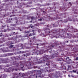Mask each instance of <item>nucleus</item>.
I'll list each match as a JSON object with an SVG mask.
<instances>
[{"label":"nucleus","mask_w":78,"mask_h":78,"mask_svg":"<svg viewBox=\"0 0 78 78\" xmlns=\"http://www.w3.org/2000/svg\"><path fill=\"white\" fill-rule=\"evenodd\" d=\"M61 73L59 71H56L54 75V76L55 78H59L60 76Z\"/></svg>","instance_id":"1"},{"label":"nucleus","mask_w":78,"mask_h":78,"mask_svg":"<svg viewBox=\"0 0 78 78\" xmlns=\"http://www.w3.org/2000/svg\"><path fill=\"white\" fill-rule=\"evenodd\" d=\"M12 68H9V69H3L2 70L3 71L2 72H11V71H12Z\"/></svg>","instance_id":"2"},{"label":"nucleus","mask_w":78,"mask_h":78,"mask_svg":"<svg viewBox=\"0 0 78 78\" xmlns=\"http://www.w3.org/2000/svg\"><path fill=\"white\" fill-rule=\"evenodd\" d=\"M2 63L7 64L8 63V61L6 60H4V59H0V64H2Z\"/></svg>","instance_id":"3"},{"label":"nucleus","mask_w":78,"mask_h":78,"mask_svg":"<svg viewBox=\"0 0 78 78\" xmlns=\"http://www.w3.org/2000/svg\"><path fill=\"white\" fill-rule=\"evenodd\" d=\"M48 33H51V34H52L56 33V30H52L51 31L48 32Z\"/></svg>","instance_id":"4"},{"label":"nucleus","mask_w":78,"mask_h":78,"mask_svg":"<svg viewBox=\"0 0 78 78\" xmlns=\"http://www.w3.org/2000/svg\"><path fill=\"white\" fill-rule=\"evenodd\" d=\"M54 46H55V47H57L58 48H62V46H59V44H55Z\"/></svg>","instance_id":"5"},{"label":"nucleus","mask_w":78,"mask_h":78,"mask_svg":"<svg viewBox=\"0 0 78 78\" xmlns=\"http://www.w3.org/2000/svg\"><path fill=\"white\" fill-rule=\"evenodd\" d=\"M13 65H16V67H18L19 66V64L17 63V62H16V61L13 62Z\"/></svg>","instance_id":"6"},{"label":"nucleus","mask_w":78,"mask_h":78,"mask_svg":"<svg viewBox=\"0 0 78 78\" xmlns=\"http://www.w3.org/2000/svg\"><path fill=\"white\" fill-rule=\"evenodd\" d=\"M27 66H32L31 65V62H30L29 61L27 62V64L26 65Z\"/></svg>","instance_id":"7"},{"label":"nucleus","mask_w":78,"mask_h":78,"mask_svg":"<svg viewBox=\"0 0 78 78\" xmlns=\"http://www.w3.org/2000/svg\"><path fill=\"white\" fill-rule=\"evenodd\" d=\"M14 44L13 43H12L11 41H9L8 42L7 45H11V44Z\"/></svg>","instance_id":"8"},{"label":"nucleus","mask_w":78,"mask_h":78,"mask_svg":"<svg viewBox=\"0 0 78 78\" xmlns=\"http://www.w3.org/2000/svg\"><path fill=\"white\" fill-rule=\"evenodd\" d=\"M14 75V78H17V74L15 73L13 74Z\"/></svg>","instance_id":"9"},{"label":"nucleus","mask_w":78,"mask_h":78,"mask_svg":"<svg viewBox=\"0 0 78 78\" xmlns=\"http://www.w3.org/2000/svg\"><path fill=\"white\" fill-rule=\"evenodd\" d=\"M43 58L45 59H48V55H45L44 56Z\"/></svg>","instance_id":"10"},{"label":"nucleus","mask_w":78,"mask_h":78,"mask_svg":"<svg viewBox=\"0 0 78 78\" xmlns=\"http://www.w3.org/2000/svg\"><path fill=\"white\" fill-rule=\"evenodd\" d=\"M12 39H13V40H14V41H15V42H17L18 41H17V40L16 39H17V37H16L15 38H14V37H13L12 38Z\"/></svg>","instance_id":"11"},{"label":"nucleus","mask_w":78,"mask_h":78,"mask_svg":"<svg viewBox=\"0 0 78 78\" xmlns=\"http://www.w3.org/2000/svg\"><path fill=\"white\" fill-rule=\"evenodd\" d=\"M1 76L2 77V78H5L6 77V75L5 74H3Z\"/></svg>","instance_id":"12"},{"label":"nucleus","mask_w":78,"mask_h":78,"mask_svg":"<svg viewBox=\"0 0 78 78\" xmlns=\"http://www.w3.org/2000/svg\"><path fill=\"white\" fill-rule=\"evenodd\" d=\"M33 51H34V53H39V50H36V49H34Z\"/></svg>","instance_id":"13"},{"label":"nucleus","mask_w":78,"mask_h":78,"mask_svg":"<svg viewBox=\"0 0 78 78\" xmlns=\"http://www.w3.org/2000/svg\"><path fill=\"white\" fill-rule=\"evenodd\" d=\"M23 64H20V69H22L23 68Z\"/></svg>","instance_id":"14"},{"label":"nucleus","mask_w":78,"mask_h":78,"mask_svg":"<svg viewBox=\"0 0 78 78\" xmlns=\"http://www.w3.org/2000/svg\"><path fill=\"white\" fill-rule=\"evenodd\" d=\"M51 66H53V68H55V67H56V65H55L54 64H52Z\"/></svg>","instance_id":"15"},{"label":"nucleus","mask_w":78,"mask_h":78,"mask_svg":"<svg viewBox=\"0 0 78 78\" xmlns=\"http://www.w3.org/2000/svg\"><path fill=\"white\" fill-rule=\"evenodd\" d=\"M51 59H53L54 58V55H52L51 56Z\"/></svg>","instance_id":"16"},{"label":"nucleus","mask_w":78,"mask_h":78,"mask_svg":"<svg viewBox=\"0 0 78 78\" xmlns=\"http://www.w3.org/2000/svg\"><path fill=\"white\" fill-rule=\"evenodd\" d=\"M41 54H42L43 53H44V50H42V51H41Z\"/></svg>","instance_id":"17"},{"label":"nucleus","mask_w":78,"mask_h":78,"mask_svg":"<svg viewBox=\"0 0 78 78\" xmlns=\"http://www.w3.org/2000/svg\"><path fill=\"white\" fill-rule=\"evenodd\" d=\"M3 68H2V66H0V70H1L3 71Z\"/></svg>","instance_id":"18"},{"label":"nucleus","mask_w":78,"mask_h":78,"mask_svg":"<svg viewBox=\"0 0 78 78\" xmlns=\"http://www.w3.org/2000/svg\"><path fill=\"white\" fill-rule=\"evenodd\" d=\"M38 78H42V76L41 75H40L38 76Z\"/></svg>","instance_id":"19"},{"label":"nucleus","mask_w":78,"mask_h":78,"mask_svg":"<svg viewBox=\"0 0 78 78\" xmlns=\"http://www.w3.org/2000/svg\"><path fill=\"white\" fill-rule=\"evenodd\" d=\"M5 37H8L9 36L8 35L6 34H5Z\"/></svg>","instance_id":"20"},{"label":"nucleus","mask_w":78,"mask_h":78,"mask_svg":"<svg viewBox=\"0 0 78 78\" xmlns=\"http://www.w3.org/2000/svg\"><path fill=\"white\" fill-rule=\"evenodd\" d=\"M9 55H10V56H12V55H13L14 54H13V53H10L9 54Z\"/></svg>","instance_id":"21"},{"label":"nucleus","mask_w":78,"mask_h":78,"mask_svg":"<svg viewBox=\"0 0 78 78\" xmlns=\"http://www.w3.org/2000/svg\"><path fill=\"white\" fill-rule=\"evenodd\" d=\"M73 73H76V70H73Z\"/></svg>","instance_id":"22"},{"label":"nucleus","mask_w":78,"mask_h":78,"mask_svg":"<svg viewBox=\"0 0 78 78\" xmlns=\"http://www.w3.org/2000/svg\"><path fill=\"white\" fill-rule=\"evenodd\" d=\"M35 19L34 17H31V20H34Z\"/></svg>","instance_id":"23"},{"label":"nucleus","mask_w":78,"mask_h":78,"mask_svg":"<svg viewBox=\"0 0 78 78\" xmlns=\"http://www.w3.org/2000/svg\"><path fill=\"white\" fill-rule=\"evenodd\" d=\"M13 45H11L10 46H9L10 48H12L13 47Z\"/></svg>","instance_id":"24"},{"label":"nucleus","mask_w":78,"mask_h":78,"mask_svg":"<svg viewBox=\"0 0 78 78\" xmlns=\"http://www.w3.org/2000/svg\"><path fill=\"white\" fill-rule=\"evenodd\" d=\"M12 27H16V24H12Z\"/></svg>","instance_id":"25"},{"label":"nucleus","mask_w":78,"mask_h":78,"mask_svg":"<svg viewBox=\"0 0 78 78\" xmlns=\"http://www.w3.org/2000/svg\"><path fill=\"white\" fill-rule=\"evenodd\" d=\"M42 62H43V63H45V60L43 59L42 61Z\"/></svg>","instance_id":"26"},{"label":"nucleus","mask_w":78,"mask_h":78,"mask_svg":"<svg viewBox=\"0 0 78 78\" xmlns=\"http://www.w3.org/2000/svg\"><path fill=\"white\" fill-rule=\"evenodd\" d=\"M33 36V34H29V36Z\"/></svg>","instance_id":"27"},{"label":"nucleus","mask_w":78,"mask_h":78,"mask_svg":"<svg viewBox=\"0 0 78 78\" xmlns=\"http://www.w3.org/2000/svg\"><path fill=\"white\" fill-rule=\"evenodd\" d=\"M71 76L72 77H73V78H74V77H75V76L73 75H72Z\"/></svg>","instance_id":"28"},{"label":"nucleus","mask_w":78,"mask_h":78,"mask_svg":"<svg viewBox=\"0 0 78 78\" xmlns=\"http://www.w3.org/2000/svg\"><path fill=\"white\" fill-rule=\"evenodd\" d=\"M45 29H46V30H50V29H49V28H45Z\"/></svg>","instance_id":"29"},{"label":"nucleus","mask_w":78,"mask_h":78,"mask_svg":"<svg viewBox=\"0 0 78 78\" xmlns=\"http://www.w3.org/2000/svg\"><path fill=\"white\" fill-rule=\"evenodd\" d=\"M6 31H7V30L5 29L4 30V32H6Z\"/></svg>","instance_id":"30"},{"label":"nucleus","mask_w":78,"mask_h":78,"mask_svg":"<svg viewBox=\"0 0 78 78\" xmlns=\"http://www.w3.org/2000/svg\"><path fill=\"white\" fill-rule=\"evenodd\" d=\"M76 61H78V57H76Z\"/></svg>","instance_id":"31"},{"label":"nucleus","mask_w":78,"mask_h":78,"mask_svg":"<svg viewBox=\"0 0 78 78\" xmlns=\"http://www.w3.org/2000/svg\"><path fill=\"white\" fill-rule=\"evenodd\" d=\"M62 33H64L65 31H64L63 30H62Z\"/></svg>","instance_id":"32"},{"label":"nucleus","mask_w":78,"mask_h":78,"mask_svg":"<svg viewBox=\"0 0 78 78\" xmlns=\"http://www.w3.org/2000/svg\"><path fill=\"white\" fill-rule=\"evenodd\" d=\"M42 19L40 18L39 19H38V20H39L40 21H42Z\"/></svg>","instance_id":"33"},{"label":"nucleus","mask_w":78,"mask_h":78,"mask_svg":"<svg viewBox=\"0 0 78 78\" xmlns=\"http://www.w3.org/2000/svg\"><path fill=\"white\" fill-rule=\"evenodd\" d=\"M31 25L32 24H30V27H31V28H33V27H33V26H32Z\"/></svg>","instance_id":"34"},{"label":"nucleus","mask_w":78,"mask_h":78,"mask_svg":"<svg viewBox=\"0 0 78 78\" xmlns=\"http://www.w3.org/2000/svg\"><path fill=\"white\" fill-rule=\"evenodd\" d=\"M32 35H33V36H34L35 35V33L33 32Z\"/></svg>","instance_id":"35"},{"label":"nucleus","mask_w":78,"mask_h":78,"mask_svg":"<svg viewBox=\"0 0 78 78\" xmlns=\"http://www.w3.org/2000/svg\"><path fill=\"white\" fill-rule=\"evenodd\" d=\"M14 70H16V71H17V70H18V69H13Z\"/></svg>","instance_id":"36"},{"label":"nucleus","mask_w":78,"mask_h":78,"mask_svg":"<svg viewBox=\"0 0 78 78\" xmlns=\"http://www.w3.org/2000/svg\"><path fill=\"white\" fill-rule=\"evenodd\" d=\"M67 59H69V57H67L66 58V60H67Z\"/></svg>","instance_id":"37"},{"label":"nucleus","mask_w":78,"mask_h":78,"mask_svg":"<svg viewBox=\"0 0 78 78\" xmlns=\"http://www.w3.org/2000/svg\"><path fill=\"white\" fill-rule=\"evenodd\" d=\"M23 56H26V55H25V54L24 55H23Z\"/></svg>","instance_id":"38"},{"label":"nucleus","mask_w":78,"mask_h":78,"mask_svg":"<svg viewBox=\"0 0 78 78\" xmlns=\"http://www.w3.org/2000/svg\"><path fill=\"white\" fill-rule=\"evenodd\" d=\"M50 25H47V27H50Z\"/></svg>","instance_id":"39"},{"label":"nucleus","mask_w":78,"mask_h":78,"mask_svg":"<svg viewBox=\"0 0 78 78\" xmlns=\"http://www.w3.org/2000/svg\"><path fill=\"white\" fill-rule=\"evenodd\" d=\"M68 76H69V77H70V75H68Z\"/></svg>","instance_id":"40"},{"label":"nucleus","mask_w":78,"mask_h":78,"mask_svg":"<svg viewBox=\"0 0 78 78\" xmlns=\"http://www.w3.org/2000/svg\"><path fill=\"white\" fill-rule=\"evenodd\" d=\"M51 52H52V51H49L50 53H51Z\"/></svg>","instance_id":"41"},{"label":"nucleus","mask_w":78,"mask_h":78,"mask_svg":"<svg viewBox=\"0 0 78 78\" xmlns=\"http://www.w3.org/2000/svg\"><path fill=\"white\" fill-rule=\"evenodd\" d=\"M70 72H71V73H73V70L72 71H70Z\"/></svg>","instance_id":"42"},{"label":"nucleus","mask_w":78,"mask_h":78,"mask_svg":"<svg viewBox=\"0 0 78 78\" xmlns=\"http://www.w3.org/2000/svg\"><path fill=\"white\" fill-rule=\"evenodd\" d=\"M7 1H8V2H9V1H10V0H7Z\"/></svg>","instance_id":"43"},{"label":"nucleus","mask_w":78,"mask_h":78,"mask_svg":"<svg viewBox=\"0 0 78 78\" xmlns=\"http://www.w3.org/2000/svg\"><path fill=\"white\" fill-rule=\"evenodd\" d=\"M54 47V45H52V46H51V47H52V48Z\"/></svg>","instance_id":"44"},{"label":"nucleus","mask_w":78,"mask_h":78,"mask_svg":"<svg viewBox=\"0 0 78 78\" xmlns=\"http://www.w3.org/2000/svg\"><path fill=\"white\" fill-rule=\"evenodd\" d=\"M2 35H1L0 34V37H2Z\"/></svg>","instance_id":"45"},{"label":"nucleus","mask_w":78,"mask_h":78,"mask_svg":"<svg viewBox=\"0 0 78 78\" xmlns=\"http://www.w3.org/2000/svg\"><path fill=\"white\" fill-rule=\"evenodd\" d=\"M35 37H33V39H35Z\"/></svg>","instance_id":"46"},{"label":"nucleus","mask_w":78,"mask_h":78,"mask_svg":"<svg viewBox=\"0 0 78 78\" xmlns=\"http://www.w3.org/2000/svg\"><path fill=\"white\" fill-rule=\"evenodd\" d=\"M69 33H67V36H69Z\"/></svg>","instance_id":"47"},{"label":"nucleus","mask_w":78,"mask_h":78,"mask_svg":"<svg viewBox=\"0 0 78 78\" xmlns=\"http://www.w3.org/2000/svg\"><path fill=\"white\" fill-rule=\"evenodd\" d=\"M66 42L67 43H68V42H69V41H66Z\"/></svg>","instance_id":"48"},{"label":"nucleus","mask_w":78,"mask_h":78,"mask_svg":"<svg viewBox=\"0 0 78 78\" xmlns=\"http://www.w3.org/2000/svg\"><path fill=\"white\" fill-rule=\"evenodd\" d=\"M76 64H78V62H76Z\"/></svg>","instance_id":"49"},{"label":"nucleus","mask_w":78,"mask_h":78,"mask_svg":"<svg viewBox=\"0 0 78 78\" xmlns=\"http://www.w3.org/2000/svg\"><path fill=\"white\" fill-rule=\"evenodd\" d=\"M4 52H6V51L5 50H4Z\"/></svg>","instance_id":"50"},{"label":"nucleus","mask_w":78,"mask_h":78,"mask_svg":"<svg viewBox=\"0 0 78 78\" xmlns=\"http://www.w3.org/2000/svg\"><path fill=\"white\" fill-rule=\"evenodd\" d=\"M46 65L47 66H48V63H46Z\"/></svg>","instance_id":"51"},{"label":"nucleus","mask_w":78,"mask_h":78,"mask_svg":"<svg viewBox=\"0 0 78 78\" xmlns=\"http://www.w3.org/2000/svg\"><path fill=\"white\" fill-rule=\"evenodd\" d=\"M26 33H29V31H27L26 32Z\"/></svg>","instance_id":"52"},{"label":"nucleus","mask_w":78,"mask_h":78,"mask_svg":"<svg viewBox=\"0 0 78 78\" xmlns=\"http://www.w3.org/2000/svg\"><path fill=\"white\" fill-rule=\"evenodd\" d=\"M30 45H32V44L30 43Z\"/></svg>","instance_id":"53"},{"label":"nucleus","mask_w":78,"mask_h":78,"mask_svg":"<svg viewBox=\"0 0 78 78\" xmlns=\"http://www.w3.org/2000/svg\"><path fill=\"white\" fill-rule=\"evenodd\" d=\"M71 60H70V59H69V61H71Z\"/></svg>","instance_id":"54"},{"label":"nucleus","mask_w":78,"mask_h":78,"mask_svg":"<svg viewBox=\"0 0 78 78\" xmlns=\"http://www.w3.org/2000/svg\"><path fill=\"white\" fill-rule=\"evenodd\" d=\"M67 63H68V64H70V62H67Z\"/></svg>","instance_id":"55"},{"label":"nucleus","mask_w":78,"mask_h":78,"mask_svg":"<svg viewBox=\"0 0 78 78\" xmlns=\"http://www.w3.org/2000/svg\"><path fill=\"white\" fill-rule=\"evenodd\" d=\"M12 16L11 15V16H10V17H12Z\"/></svg>","instance_id":"56"},{"label":"nucleus","mask_w":78,"mask_h":78,"mask_svg":"<svg viewBox=\"0 0 78 78\" xmlns=\"http://www.w3.org/2000/svg\"><path fill=\"white\" fill-rule=\"evenodd\" d=\"M49 71H50V72H51V70H49Z\"/></svg>","instance_id":"57"},{"label":"nucleus","mask_w":78,"mask_h":78,"mask_svg":"<svg viewBox=\"0 0 78 78\" xmlns=\"http://www.w3.org/2000/svg\"><path fill=\"white\" fill-rule=\"evenodd\" d=\"M14 58H15L14 57H13L12 58V59H14Z\"/></svg>","instance_id":"58"},{"label":"nucleus","mask_w":78,"mask_h":78,"mask_svg":"<svg viewBox=\"0 0 78 78\" xmlns=\"http://www.w3.org/2000/svg\"><path fill=\"white\" fill-rule=\"evenodd\" d=\"M13 34H14V33H15V32H13Z\"/></svg>","instance_id":"59"},{"label":"nucleus","mask_w":78,"mask_h":78,"mask_svg":"<svg viewBox=\"0 0 78 78\" xmlns=\"http://www.w3.org/2000/svg\"><path fill=\"white\" fill-rule=\"evenodd\" d=\"M69 4H71V2H69Z\"/></svg>","instance_id":"60"},{"label":"nucleus","mask_w":78,"mask_h":78,"mask_svg":"<svg viewBox=\"0 0 78 78\" xmlns=\"http://www.w3.org/2000/svg\"><path fill=\"white\" fill-rule=\"evenodd\" d=\"M30 22H32V21H30Z\"/></svg>","instance_id":"61"},{"label":"nucleus","mask_w":78,"mask_h":78,"mask_svg":"<svg viewBox=\"0 0 78 78\" xmlns=\"http://www.w3.org/2000/svg\"><path fill=\"white\" fill-rule=\"evenodd\" d=\"M37 45H39V44H37Z\"/></svg>","instance_id":"62"},{"label":"nucleus","mask_w":78,"mask_h":78,"mask_svg":"<svg viewBox=\"0 0 78 78\" xmlns=\"http://www.w3.org/2000/svg\"><path fill=\"white\" fill-rule=\"evenodd\" d=\"M76 73H77V74H78V72H77Z\"/></svg>","instance_id":"63"},{"label":"nucleus","mask_w":78,"mask_h":78,"mask_svg":"<svg viewBox=\"0 0 78 78\" xmlns=\"http://www.w3.org/2000/svg\"><path fill=\"white\" fill-rule=\"evenodd\" d=\"M77 67H78V64H77Z\"/></svg>","instance_id":"64"}]
</instances>
